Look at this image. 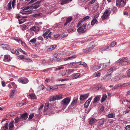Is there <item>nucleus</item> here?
I'll list each match as a JSON object with an SVG mask.
<instances>
[{"mask_svg": "<svg viewBox=\"0 0 130 130\" xmlns=\"http://www.w3.org/2000/svg\"><path fill=\"white\" fill-rule=\"evenodd\" d=\"M70 100L71 99L67 97L63 99L60 103V104L65 108L69 104Z\"/></svg>", "mask_w": 130, "mask_h": 130, "instance_id": "1", "label": "nucleus"}, {"mask_svg": "<svg viewBox=\"0 0 130 130\" xmlns=\"http://www.w3.org/2000/svg\"><path fill=\"white\" fill-rule=\"evenodd\" d=\"M41 1H38L32 4L30 7H29V9L31 10H35L41 5Z\"/></svg>", "mask_w": 130, "mask_h": 130, "instance_id": "2", "label": "nucleus"}, {"mask_svg": "<svg viewBox=\"0 0 130 130\" xmlns=\"http://www.w3.org/2000/svg\"><path fill=\"white\" fill-rule=\"evenodd\" d=\"M128 59L127 57L121 58L116 62L117 63H119L122 65H125L128 63Z\"/></svg>", "mask_w": 130, "mask_h": 130, "instance_id": "3", "label": "nucleus"}, {"mask_svg": "<svg viewBox=\"0 0 130 130\" xmlns=\"http://www.w3.org/2000/svg\"><path fill=\"white\" fill-rule=\"evenodd\" d=\"M111 13V11L109 9H106L102 16V19L104 20L107 18Z\"/></svg>", "mask_w": 130, "mask_h": 130, "instance_id": "4", "label": "nucleus"}, {"mask_svg": "<svg viewBox=\"0 0 130 130\" xmlns=\"http://www.w3.org/2000/svg\"><path fill=\"white\" fill-rule=\"evenodd\" d=\"M116 3L117 6L122 7L125 4L126 0H117Z\"/></svg>", "mask_w": 130, "mask_h": 130, "instance_id": "5", "label": "nucleus"}, {"mask_svg": "<svg viewBox=\"0 0 130 130\" xmlns=\"http://www.w3.org/2000/svg\"><path fill=\"white\" fill-rule=\"evenodd\" d=\"M86 30V25L84 24L78 28L77 30L78 32L80 33L85 32Z\"/></svg>", "mask_w": 130, "mask_h": 130, "instance_id": "6", "label": "nucleus"}, {"mask_svg": "<svg viewBox=\"0 0 130 130\" xmlns=\"http://www.w3.org/2000/svg\"><path fill=\"white\" fill-rule=\"evenodd\" d=\"M52 32L50 30H48L43 34V36L44 38H46L47 39L51 38V34Z\"/></svg>", "mask_w": 130, "mask_h": 130, "instance_id": "7", "label": "nucleus"}, {"mask_svg": "<svg viewBox=\"0 0 130 130\" xmlns=\"http://www.w3.org/2000/svg\"><path fill=\"white\" fill-rule=\"evenodd\" d=\"M63 98L62 95L60 94L54 96L52 98V100L55 101L56 100L61 99Z\"/></svg>", "mask_w": 130, "mask_h": 130, "instance_id": "8", "label": "nucleus"}, {"mask_svg": "<svg viewBox=\"0 0 130 130\" xmlns=\"http://www.w3.org/2000/svg\"><path fill=\"white\" fill-rule=\"evenodd\" d=\"M20 9H22V11H23V12H20V13H21L22 14H28L27 12L29 11L27 10L29 9V6H27L25 8H21Z\"/></svg>", "mask_w": 130, "mask_h": 130, "instance_id": "9", "label": "nucleus"}, {"mask_svg": "<svg viewBox=\"0 0 130 130\" xmlns=\"http://www.w3.org/2000/svg\"><path fill=\"white\" fill-rule=\"evenodd\" d=\"M39 28L38 26H35L30 28L28 30L29 31L31 32V31H34L35 32L38 31L39 30Z\"/></svg>", "mask_w": 130, "mask_h": 130, "instance_id": "10", "label": "nucleus"}, {"mask_svg": "<svg viewBox=\"0 0 130 130\" xmlns=\"http://www.w3.org/2000/svg\"><path fill=\"white\" fill-rule=\"evenodd\" d=\"M92 99V97H91L89 98L86 101L84 105V107L85 108H87L88 107Z\"/></svg>", "mask_w": 130, "mask_h": 130, "instance_id": "11", "label": "nucleus"}, {"mask_svg": "<svg viewBox=\"0 0 130 130\" xmlns=\"http://www.w3.org/2000/svg\"><path fill=\"white\" fill-rule=\"evenodd\" d=\"M27 118V113L26 112H25L20 115V118L21 119L25 120Z\"/></svg>", "mask_w": 130, "mask_h": 130, "instance_id": "12", "label": "nucleus"}, {"mask_svg": "<svg viewBox=\"0 0 130 130\" xmlns=\"http://www.w3.org/2000/svg\"><path fill=\"white\" fill-rule=\"evenodd\" d=\"M111 77V74L107 73L106 75L104 76L103 78L106 80H108L110 79Z\"/></svg>", "mask_w": 130, "mask_h": 130, "instance_id": "13", "label": "nucleus"}, {"mask_svg": "<svg viewBox=\"0 0 130 130\" xmlns=\"http://www.w3.org/2000/svg\"><path fill=\"white\" fill-rule=\"evenodd\" d=\"M1 46L3 49L6 50H9L10 48V46L6 44H2L1 45Z\"/></svg>", "mask_w": 130, "mask_h": 130, "instance_id": "14", "label": "nucleus"}, {"mask_svg": "<svg viewBox=\"0 0 130 130\" xmlns=\"http://www.w3.org/2000/svg\"><path fill=\"white\" fill-rule=\"evenodd\" d=\"M19 82L23 84H26L27 83L29 80L27 78H25L24 79H19L18 80Z\"/></svg>", "mask_w": 130, "mask_h": 130, "instance_id": "15", "label": "nucleus"}, {"mask_svg": "<svg viewBox=\"0 0 130 130\" xmlns=\"http://www.w3.org/2000/svg\"><path fill=\"white\" fill-rule=\"evenodd\" d=\"M88 94L81 95L80 96V100L81 101L84 100L88 98Z\"/></svg>", "mask_w": 130, "mask_h": 130, "instance_id": "16", "label": "nucleus"}, {"mask_svg": "<svg viewBox=\"0 0 130 130\" xmlns=\"http://www.w3.org/2000/svg\"><path fill=\"white\" fill-rule=\"evenodd\" d=\"M101 64L96 65L94 66L93 68V70L95 71L99 69L101 67Z\"/></svg>", "mask_w": 130, "mask_h": 130, "instance_id": "17", "label": "nucleus"}, {"mask_svg": "<svg viewBox=\"0 0 130 130\" xmlns=\"http://www.w3.org/2000/svg\"><path fill=\"white\" fill-rule=\"evenodd\" d=\"M4 60L5 61L9 62L11 60V59L9 55H5L4 56Z\"/></svg>", "mask_w": 130, "mask_h": 130, "instance_id": "18", "label": "nucleus"}, {"mask_svg": "<svg viewBox=\"0 0 130 130\" xmlns=\"http://www.w3.org/2000/svg\"><path fill=\"white\" fill-rule=\"evenodd\" d=\"M72 20V18L69 17V18H68L66 20V22L64 24V26H66L67 25H69L70 24V22Z\"/></svg>", "mask_w": 130, "mask_h": 130, "instance_id": "19", "label": "nucleus"}, {"mask_svg": "<svg viewBox=\"0 0 130 130\" xmlns=\"http://www.w3.org/2000/svg\"><path fill=\"white\" fill-rule=\"evenodd\" d=\"M67 65V64H63L62 66H59L58 67V68L55 69L54 71H56L59 70L61 69H63L64 68V67H63L62 66H65Z\"/></svg>", "mask_w": 130, "mask_h": 130, "instance_id": "20", "label": "nucleus"}, {"mask_svg": "<svg viewBox=\"0 0 130 130\" xmlns=\"http://www.w3.org/2000/svg\"><path fill=\"white\" fill-rule=\"evenodd\" d=\"M100 100V97L98 96H96L93 99V103L95 104L99 101Z\"/></svg>", "mask_w": 130, "mask_h": 130, "instance_id": "21", "label": "nucleus"}, {"mask_svg": "<svg viewBox=\"0 0 130 130\" xmlns=\"http://www.w3.org/2000/svg\"><path fill=\"white\" fill-rule=\"evenodd\" d=\"M14 122V121H11L9 124V129L10 130H11L12 128L14 126L13 124Z\"/></svg>", "mask_w": 130, "mask_h": 130, "instance_id": "22", "label": "nucleus"}, {"mask_svg": "<svg viewBox=\"0 0 130 130\" xmlns=\"http://www.w3.org/2000/svg\"><path fill=\"white\" fill-rule=\"evenodd\" d=\"M97 120H96L94 118H93L91 119L89 121V124L91 125L95 123L96 121Z\"/></svg>", "mask_w": 130, "mask_h": 130, "instance_id": "23", "label": "nucleus"}, {"mask_svg": "<svg viewBox=\"0 0 130 130\" xmlns=\"http://www.w3.org/2000/svg\"><path fill=\"white\" fill-rule=\"evenodd\" d=\"M107 97V95L106 94L103 95L100 101L101 103H102L104 102L106 99Z\"/></svg>", "mask_w": 130, "mask_h": 130, "instance_id": "24", "label": "nucleus"}, {"mask_svg": "<svg viewBox=\"0 0 130 130\" xmlns=\"http://www.w3.org/2000/svg\"><path fill=\"white\" fill-rule=\"evenodd\" d=\"M66 73L65 71H62L58 74V75L60 76V75H61L62 76H64L66 75Z\"/></svg>", "mask_w": 130, "mask_h": 130, "instance_id": "25", "label": "nucleus"}, {"mask_svg": "<svg viewBox=\"0 0 130 130\" xmlns=\"http://www.w3.org/2000/svg\"><path fill=\"white\" fill-rule=\"evenodd\" d=\"M109 46L108 45L103 47V48H101L100 50V51L101 52L105 51L106 50L109 48Z\"/></svg>", "mask_w": 130, "mask_h": 130, "instance_id": "26", "label": "nucleus"}, {"mask_svg": "<svg viewBox=\"0 0 130 130\" xmlns=\"http://www.w3.org/2000/svg\"><path fill=\"white\" fill-rule=\"evenodd\" d=\"M120 87H122L121 84H119L114 86L112 89H115Z\"/></svg>", "mask_w": 130, "mask_h": 130, "instance_id": "27", "label": "nucleus"}, {"mask_svg": "<svg viewBox=\"0 0 130 130\" xmlns=\"http://www.w3.org/2000/svg\"><path fill=\"white\" fill-rule=\"evenodd\" d=\"M72 0H60L61 4L63 5L64 4H66L69 1L70 2Z\"/></svg>", "mask_w": 130, "mask_h": 130, "instance_id": "28", "label": "nucleus"}, {"mask_svg": "<svg viewBox=\"0 0 130 130\" xmlns=\"http://www.w3.org/2000/svg\"><path fill=\"white\" fill-rule=\"evenodd\" d=\"M77 99H76L75 100H73L71 104V106H73L75 105L77 103Z\"/></svg>", "mask_w": 130, "mask_h": 130, "instance_id": "29", "label": "nucleus"}, {"mask_svg": "<svg viewBox=\"0 0 130 130\" xmlns=\"http://www.w3.org/2000/svg\"><path fill=\"white\" fill-rule=\"evenodd\" d=\"M15 92V91L14 90H13L10 93L9 95V96L11 98H13V96H14Z\"/></svg>", "mask_w": 130, "mask_h": 130, "instance_id": "30", "label": "nucleus"}, {"mask_svg": "<svg viewBox=\"0 0 130 130\" xmlns=\"http://www.w3.org/2000/svg\"><path fill=\"white\" fill-rule=\"evenodd\" d=\"M80 74L79 73H77L74 75L73 77V79H75L78 78L80 75Z\"/></svg>", "mask_w": 130, "mask_h": 130, "instance_id": "31", "label": "nucleus"}, {"mask_svg": "<svg viewBox=\"0 0 130 130\" xmlns=\"http://www.w3.org/2000/svg\"><path fill=\"white\" fill-rule=\"evenodd\" d=\"M11 4L12 3L11 1L10 2L8 3L7 7V9L8 10H9L11 9Z\"/></svg>", "mask_w": 130, "mask_h": 130, "instance_id": "32", "label": "nucleus"}, {"mask_svg": "<svg viewBox=\"0 0 130 130\" xmlns=\"http://www.w3.org/2000/svg\"><path fill=\"white\" fill-rule=\"evenodd\" d=\"M25 104V103H24L23 101L21 102H18L17 104V105L18 106H21Z\"/></svg>", "mask_w": 130, "mask_h": 130, "instance_id": "33", "label": "nucleus"}, {"mask_svg": "<svg viewBox=\"0 0 130 130\" xmlns=\"http://www.w3.org/2000/svg\"><path fill=\"white\" fill-rule=\"evenodd\" d=\"M115 115L114 113H110L108 114L107 116V117L109 118H113L115 117Z\"/></svg>", "mask_w": 130, "mask_h": 130, "instance_id": "34", "label": "nucleus"}, {"mask_svg": "<svg viewBox=\"0 0 130 130\" xmlns=\"http://www.w3.org/2000/svg\"><path fill=\"white\" fill-rule=\"evenodd\" d=\"M28 96H29L31 99H35L36 98V96L35 94H30L28 95Z\"/></svg>", "mask_w": 130, "mask_h": 130, "instance_id": "35", "label": "nucleus"}, {"mask_svg": "<svg viewBox=\"0 0 130 130\" xmlns=\"http://www.w3.org/2000/svg\"><path fill=\"white\" fill-rule=\"evenodd\" d=\"M94 47V46L92 45L91 47L89 48L88 49H86V50L85 52L86 53H87L88 52H90Z\"/></svg>", "mask_w": 130, "mask_h": 130, "instance_id": "36", "label": "nucleus"}, {"mask_svg": "<svg viewBox=\"0 0 130 130\" xmlns=\"http://www.w3.org/2000/svg\"><path fill=\"white\" fill-rule=\"evenodd\" d=\"M8 122H6L5 124V126L3 127L2 129V130H6V129H8Z\"/></svg>", "mask_w": 130, "mask_h": 130, "instance_id": "37", "label": "nucleus"}, {"mask_svg": "<svg viewBox=\"0 0 130 130\" xmlns=\"http://www.w3.org/2000/svg\"><path fill=\"white\" fill-rule=\"evenodd\" d=\"M98 21L95 19H93L91 22V25H93L95 23H97Z\"/></svg>", "mask_w": 130, "mask_h": 130, "instance_id": "38", "label": "nucleus"}, {"mask_svg": "<svg viewBox=\"0 0 130 130\" xmlns=\"http://www.w3.org/2000/svg\"><path fill=\"white\" fill-rule=\"evenodd\" d=\"M56 47V45H52L50 46V47L48 48V50L50 51L54 49Z\"/></svg>", "mask_w": 130, "mask_h": 130, "instance_id": "39", "label": "nucleus"}, {"mask_svg": "<svg viewBox=\"0 0 130 130\" xmlns=\"http://www.w3.org/2000/svg\"><path fill=\"white\" fill-rule=\"evenodd\" d=\"M76 57V55H74L71 57H67L68 59V60H70L73 59H74Z\"/></svg>", "mask_w": 130, "mask_h": 130, "instance_id": "40", "label": "nucleus"}, {"mask_svg": "<svg viewBox=\"0 0 130 130\" xmlns=\"http://www.w3.org/2000/svg\"><path fill=\"white\" fill-rule=\"evenodd\" d=\"M109 64L108 63H103V68L104 69L107 67Z\"/></svg>", "mask_w": 130, "mask_h": 130, "instance_id": "41", "label": "nucleus"}, {"mask_svg": "<svg viewBox=\"0 0 130 130\" xmlns=\"http://www.w3.org/2000/svg\"><path fill=\"white\" fill-rule=\"evenodd\" d=\"M41 15V13H37L34 15V16L35 18H38Z\"/></svg>", "mask_w": 130, "mask_h": 130, "instance_id": "42", "label": "nucleus"}, {"mask_svg": "<svg viewBox=\"0 0 130 130\" xmlns=\"http://www.w3.org/2000/svg\"><path fill=\"white\" fill-rule=\"evenodd\" d=\"M13 87V88L14 89H16L17 87V85L13 82L10 83Z\"/></svg>", "mask_w": 130, "mask_h": 130, "instance_id": "43", "label": "nucleus"}, {"mask_svg": "<svg viewBox=\"0 0 130 130\" xmlns=\"http://www.w3.org/2000/svg\"><path fill=\"white\" fill-rule=\"evenodd\" d=\"M76 65V63H75V62H73L70 63L69 64V65H68V66L69 67H72L73 66H74Z\"/></svg>", "mask_w": 130, "mask_h": 130, "instance_id": "44", "label": "nucleus"}, {"mask_svg": "<svg viewBox=\"0 0 130 130\" xmlns=\"http://www.w3.org/2000/svg\"><path fill=\"white\" fill-rule=\"evenodd\" d=\"M34 115V113L30 114L29 116L28 119L31 120L32 119V118L33 117Z\"/></svg>", "mask_w": 130, "mask_h": 130, "instance_id": "45", "label": "nucleus"}, {"mask_svg": "<svg viewBox=\"0 0 130 130\" xmlns=\"http://www.w3.org/2000/svg\"><path fill=\"white\" fill-rule=\"evenodd\" d=\"M118 77L119 78V80H120L123 78H126L127 76H126V75H121L120 76H119Z\"/></svg>", "mask_w": 130, "mask_h": 130, "instance_id": "46", "label": "nucleus"}, {"mask_svg": "<svg viewBox=\"0 0 130 130\" xmlns=\"http://www.w3.org/2000/svg\"><path fill=\"white\" fill-rule=\"evenodd\" d=\"M89 18V17L88 16H87L85 17H84L83 18L82 20L81 21L82 22H83V21H85L87 19H88Z\"/></svg>", "mask_w": 130, "mask_h": 130, "instance_id": "47", "label": "nucleus"}, {"mask_svg": "<svg viewBox=\"0 0 130 130\" xmlns=\"http://www.w3.org/2000/svg\"><path fill=\"white\" fill-rule=\"evenodd\" d=\"M36 41V39L35 38H34L30 40L29 41V42L35 43Z\"/></svg>", "mask_w": 130, "mask_h": 130, "instance_id": "48", "label": "nucleus"}, {"mask_svg": "<svg viewBox=\"0 0 130 130\" xmlns=\"http://www.w3.org/2000/svg\"><path fill=\"white\" fill-rule=\"evenodd\" d=\"M18 58L20 60L24 58V55H21L18 56Z\"/></svg>", "mask_w": 130, "mask_h": 130, "instance_id": "49", "label": "nucleus"}, {"mask_svg": "<svg viewBox=\"0 0 130 130\" xmlns=\"http://www.w3.org/2000/svg\"><path fill=\"white\" fill-rule=\"evenodd\" d=\"M100 73L99 72L94 74V75L96 77H100Z\"/></svg>", "mask_w": 130, "mask_h": 130, "instance_id": "50", "label": "nucleus"}, {"mask_svg": "<svg viewBox=\"0 0 130 130\" xmlns=\"http://www.w3.org/2000/svg\"><path fill=\"white\" fill-rule=\"evenodd\" d=\"M99 7L98 4L96 3L95 5L93 7V9L95 10H96Z\"/></svg>", "mask_w": 130, "mask_h": 130, "instance_id": "51", "label": "nucleus"}, {"mask_svg": "<svg viewBox=\"0 0 130 130\" xmlns=\"http://www.w3.org/2000/svg\"><path fill=\"white\" fill-rule=\"evenodd\" d=\"M116 44V42H113L112 43L110 44V47H113L115 46Z\"/></svg>", "mask_w": 130, "mask_h": 130, "instance_id": "52", "label": "nucleus"}, {"mask_svg": "<svg viewBox=\"0 0 130 130\" xmlns=\"http://www.w3.org/2000/svg\"><path fill=\"white\" fill-rule=\"evenodd\" d=\"M129 85V84L127 83H125L123 84H121L122 87H124L125 86H128Z\"/></svg>", "mask_w": 130, "mask_h": 130, "instance_id": "53", "label": "nucleus"}, {"mask_svg": "<svg viewBox=\"0 0 130 130\" xmlns=\"http://www.w3.org/2000/svg\"><path fill=\"white\" fill-rule=\"evenodd\" d=\"M19 117H16V118H15L14 119V120L15 121V123H17L19 122Z\"/></svg>", "mask_w": 130, "mask_h": 130, "instance_id": "54", "label": "nucleus"}, {"mask_svg": "<svg viewBox=\"0 0 130 130\" xmlns=\"http://www.w3.org/2000/svg\"><path fill=\"white\" fill-rule=\"evenodd\" d=\"M25 61L26 62H30L32 61V60L29 58H26L25 59Z\"/></svg>", "mask_w": 130, "mask_h": 130, "instance_id": "55", "label": "nucleus"}, {"mask_svg": "<svg viewBox=\"0 0 130 130\" xmlns=\"http://www.w3.org/2000/svg\"><path fill=\"white\" fill-rule=\"evenodd\" d=\"M44 86L43 85H41L39 86V88L40 89V90H42L44 89Z\"/></svg>", "mask_w": 130, "mask_h": 130, "instance_id": "56", "label": "nucleus"}, {"mask_svg": "<svg viewBox=\"0 0 130 130\" xmlns=\"http://www.w3.org/2000/svg\"><path fill=\"white\" fill-rule=\"evenodd\" d=\"M125 128L126 130H130V125H127L125 127Z\"/></svg>", "mask_w": 130, "mask_h": 130, "instance_id": "57", "label": "nucleus"}, {"mask_svg": "<svg viewBox=\"0 0 130 130\" xmlns=\"http://www.w3.org/2000/svg\"><path fill=\"white\" fill-rule=\"evenodd\" d=\"M119 80V78L118 77V76H116L114 78V80H113V81H118Z\"/></svg>", "mask_w": 130, "mask_h": 130, "instance_id": "58", "label": "nucleus"}, {"mask_svg": "<svg viewBox=\"0 0 130 130\" xmlns=\"http://www.w3.org/2000/svg\"><path fill=\"white\" fill-rule=\"evenodd\" d=\"M82 65L85 67L86 68L87 67V65L85 62H83L82 63Z\"/></svg>", "mask_w": 130, "mask_h": 130, "instance_id": "59", "label": "nucleus"}, {"mask_svg": "<svg viewBox=\"0 0 130 130\" xmlns=\"http://www.w3.org/2000/svg\"><path fill=\"white\" fill-rule=\"evenodd\" d=\"M74 71V69H70L68 70V72L70 74Z\"/></svg>", "mask_w": 130, "mask_h": 130, "instance_id": "60", "label": "nucleus"}, {"mask_svg": "<svg viewBox=\"0 0 130 130\" xmlns=\"http://www.w3.org/2000/svg\"><path fill=\"white\" fill-rule=\"evenodd\" d=\"M37 39L40 40L41 41H42L43 40V38L41 36H39L37 38Z\"/></svg>", "mask_w": 130, "mask_h": 130, "instance_id": "61", "label": "nucleus"}, {"mask_svg": "<svg viewBox=\"0 0 130 130\" xmlns=\"http://www.w3.org/2000/svg\"><path fill=\"white\" fill-rule=\"evenodd\" d=\"M127 76L128 77H130V70H129L128 71V72L127 74Z\"/></svg>", "mask_w": 130, "mask_h": 130, "instance_id": "62", "label": "nucleus"}, {"mask_svg": "<svg viewBox=\"0 0 130 130\" xmlns=\"http://www.w3.org/2000/svg\"><path fill=\"white\" fill-rule=\"evenodd\" d=\"M104 107L103 106H102L100 109V111L101 112H102L104 111Z\"/></svg>", "mask_w": 130, "mask_h": 130, "instance_id": "63", "label": "nucleus"}, {"mask_svg": "<svg viewBox=\"0 0 130 130\" xmlns=\"http://www.w3.org/2000/svg\"><path fill=\"white\" fill-rule=\"evenodd\" d=\"M24 20L22 19L20 20L19 21V23L20 24H21L24 22Z\"/></svg>", "mask_w": 130, "mask_h": 130, "instance_id": "64", "label": "nucleus"}]
</instances>
